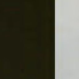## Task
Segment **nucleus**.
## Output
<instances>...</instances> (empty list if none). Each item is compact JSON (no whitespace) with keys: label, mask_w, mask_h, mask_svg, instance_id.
<instances>
[{"label":"nucleus","mask_w":79,"mask_h":79,"mask_svg":"<svg viewBox=\"0 0 79 79\" xmlns=\"http://www.w3.org/2000/svg\"><path fill=\"white\" fill-rule=\"evenodd\" d=\"M54 9H55V6H54Z\"/></svg>","instance_id":"1"}]
</instances>
